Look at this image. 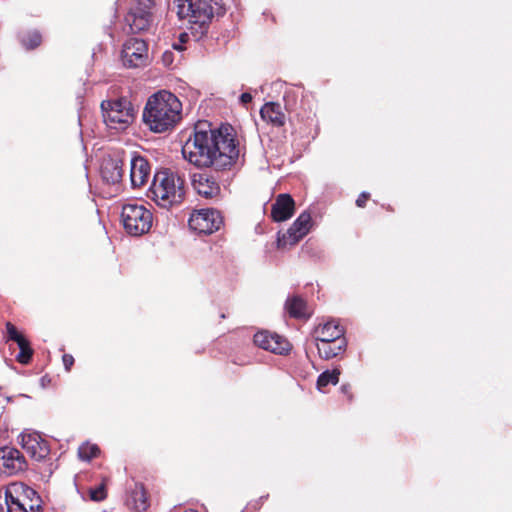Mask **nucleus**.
Wrapping results in <instances>:
<instances>
[{"instance_id": "1", "label": "nucleus", "mask_w": 512, "mask_h": 512, "mask_svg": "<svg viewBox=\"0 0 512 512\" xmlns=\"http://www.w3.org/2000/svg\"><path fill=\"white\" fill-rule=\"evenodd\" d=\"M185 160L198 168L231 170L240 156V143L233 126L212 128L207 121L198 122L182 146Z\"/></svg>"}, {"instance_id": "2", "label": "nucleus", "mask_w": 512, "mask_h": 512, "mask_svg": "<svg viewBox=\"0 0 512 512\" xmlns=\"http://www.w3.org/2000/svg\"><path fill=\"white\" fill-rule=\"evenodd\" d=\"M142 118L154 133L171 131L182 118V103L173 93L158 91L148 98Z\"/></svg>"}, {"instance_id": "3", "label": "nucleus", "mask_w": 512, "mask_h": 512, "mask_svg": "<svg viewBox=\"0 0 512 512\" xmlns=\"http://www.w3.org/2000/svg\"><path fill=\"white\" fill-rule=\"evenodd\" d=\"M184 179L170 169L154 174L147 196L162 208H171L184 200Z\"/></svg>"}, {"instance_id": "4", "label": "nucleus", "mask_w": 512, "mask_h": 512, "mask_svg": "<svg viewBox=\"0 0 512 512\" xmlns=\"http://www.w3.org/2000/svg\"><path fill=\"white\" fill-rule=\"evenodd\" d=\"M175 4L177 16L187 20L194 37H203L214 16L213 0H175Z\"/></svg>"}, {"instance_id": "5", "label": "nucleus", "mask_w": 512, "mask_h": 512, "mask_svg": "<svg viewBox=\"0 0 512 512\" xmlns=\"http://www.w3.org/2000/svg\"><path fill=\"white\" fill-rule=\"evenodd\" d=\"M104 123L110 129L125 130L135 119V110L127 98L101 102Z\"/></svg>"}, {"instance_id": "6", "label": "nucleus", "mask_w": 512, "mask_h": 512, "mask_svg": "<svg viewBox=\"0 0 512 512\" xmlns=\"http://www.w3.org/2000/svg\"><path fill=\"white\" fill-rule=\"evenodd\" d=\"M121 220L128 234L141 236L151 229L153 214L141 204L127 203L122 207Z\"/></svg>"}, {"instance_id": "7", "label": "nucleus", "mask_w": 512, "mask_h": 512, "mask_svg": "<svg viewBox=\"0 0 512 512\" xmlns=\"http://www.w3.org/2000/svg\"><path fill=\"white\" fill-rule=\"evenodd\" d=\"M153 0H136L125 16L129 31L133 34L147 31L153 22Z\"/></svg>"}, {"instance_id": "8", "label": "nucleus", "mask_w": 512, "mask_h": 512, "mask_svg": "<svg viewBox=\"0 0 512 512\" xmlns=\"http://www.w3.org/2000/svg\"><path fill=\"white\" fill-rule=\"evenodd\" d=\"M189 227L198 234H212L223 225V217L213 208L195 210L188 221Z\"/></svg>"}, {"instance_id": "9", "label": "nucleus", "mask_w": 512, "mask_h": 512, "mask_svg": "<svg viewBox=\"0 0 512 512\" xmlns=\"http://www.w3.org/2000/svg\"><path fill=\"white\" fill-rule=\"evenodd\" d=\"M312 227V217L308 211H303L284 234H278L277 247L284 249L296 245L306 236Z\"/></svg>"}, {"instance_id": "10", "label": "nucleus", "mask_w": 512, "mask_h": 512, "mask_svg": "<svg viewBox=\"0 0 512 512\" xmlns=\"http://www.w3.org/2000/svg\"><path fill=\"white\" fill-rule=\"evenodd\" d=\"M122 62L127 68H139L148 62V44L143 39L130 38L122 49Z\"/></svg>"}, {"instance_id": "11", "label": "nucleus", "mask_w": 512, "mask_h": 512, "mask_svg": "<svg viewBox=\"0 0 512 512\" xmlns=\"http://www.w3.org/2000/svg\"><path fill=\"white\" fill-rule=\"evenodd\" d=\"M253 341L259 348L274 354L287 355L292 349L291 343L285 337L267 330L257 332Z\"/></svg>"}, {"instance_id": "12", "label": "nucleus", "mask_w": 512, "mask_h": 512, "mask_svg": "<svg viewBox=\"0 0 512 512\" xmlns=\"http://www.w3.org/2000/svg\"><path fill=\"white\" fill-rule=\"evenodd\" d=\"M27 462L24 455L16 448H0V471L8 476L25 471Z\"/></svg>"}, {"instance_id": "13", "label": "nucleus", "mask_w": 512, "mask_h": 512, "mask_svg": "<svg viewBox=\"0 0 512 512\" xmlns=\"http://www.w3.org/2000/svg\"><path fill=\"white\" fill-rule=\"evenodd\" d=\"M21 446L36 461H41L50 454L48 442L38 433L22 434Z\"/></svg>"}, {"instance_id": "14", "label": "nucleus", "mask_w": 512, "mask_h": 512, "mask_svg": "<svg viewBox=\"0 0 512 512\" xmlns=\"http://www.w3.org/2000/svg\"><path fill=\"white\" fill-rule=\"evenodd\" d=\"M192 185L195 191L206 199H212L220 194V186L217 180L205 173H195L192 178Z\"/></svg>"}, {"instance_id": "15", "label": "nucleus", "mask_w": 512, "mask_h": 512, "mask_svg": "<svg viewBox=\"0 0 512 512\" xmlns=\"http://www.w3.org/2000/svg\"><path fill=\"white\" fill-rule=\"evenodd\" d=\"M295 212V201L290 194L277 195L271 206V218L274 222H283L290 219Z\"/></svg>"}, {"instance_id": "16", "label": "nucleus", "mask_w": 512, "mask_h": 512, "mask_svg": "<svg viewBox=\"0 0 512 512\" xmlns=\"http://www.w3.org/2000/svg\"><path fill=\"white\" fill-rule=\"evenodd\" d=\"M151 174V166L149 162L142 156L137 155L131 159L130 163V180L133 188L144 186Z\"/></svg>"}, {"instance_id": "17", "label": "nucleus", "mask_w": 512, "mask_h": 512, "mask_svg": "<svg viewBox=\"0 0 512 512\" xmlns=\"http://www.w3.org/2000/svg\"><path fill=\"white\" fill-rule=\"evenodd\" d=\"M123 160L118 157H106L101 164V177L108 184H117L123 177Z\"/></svg>"}, {"instance_id": "18", "label": "nucleus", "mask_w": 512, "mask_h": 512, "mask_svg": "<svg viewBox=\"0 0 512 512\" xmlns=\"http://www.w3.org/2000/svg\"><path fill=\"white\" fill-rule=\"evenodd\" d=\"M260 116L263 121L276 128H281L286 124V114L277 102H267L260 109Z\"/></svg>"}, {"instance_id": "19", "label": "nucleus", "mask_w": 512, "mask_h": 512, "mask_svg": "<svg viewBox=\"0 0 512 512\" xmlns=\"http://www.w3.org/2000/svg\"><path fill=\"white\" fill-rule=\"evenodd\" d=\"M315 341H335L345 339V330L337 321L330 320L324 324H319L315 328Z\"/></svg>"}, {"instance_id": "20", "label": "nucleus", "mask_w": 512, "mask_h": 512, "mask_svg": "<svg viewBox=\"0 0 512 512\" xmlns=\"http://www.w3.org/2000/svg\"><path fill=\"white\" fill-rule=\"evenodd\" d=\"M285 310L291 318L295 319H308L312 315V310L307 301L299 295L287 298Z\"/></svg>"}, {"instance_id": "21", "label": "nucleus", "mask_w": 512, "mask_h": 512, "mask_svg": "<svg viewBox=\"0 0 512 512\" xmlns=\"http://www.w3.org/2000/svg\"><path fill=\"white\" fill-rule=\"evenodd\" d=\"M318 354L321 359L330 360L341 355L347 346L346 339H337L335 341H315Z\"/></svg>"}, {"instance_id": "22", "label": "nucleus", "mask_w": 512, "mask_h": 512, "mask_svg": "<svg viewBox=\"0 0 512 512\" xmlns=\"http://www.w3.org/2000/svg\"><path fill=\"white\" fill-rule=\"evenodd\" d=\"M131 505L136 512H145L149 507L147 491L144 486L136 485L131 493Z\"/></svg>"}, {"instance_id": "23", "label": "nucleus", "mask_w": 512, "mask_h": 512, "mask_svg": "<svg viewBox=\"0 0 512 512\" xmlns=\"http://www.w3.org/2000/svg\"><path fill=\"white\" fill-rule=\"evenodd\" d=\"M16 343L20 350L16 356V360L23 365L29 364L34 354V350L32 349L30 342L24 337Z\"/></svg>"}, {"instance_id": "24", "label": "nucleus", "mask_w": 512, "mask_h": 512, "mask_svg": "<svg viewBox=\"0 0 512 512\" xmlns=\"http://www.w3.org/2000/svg\"><path fill=\"white\" fill-rule=\"evenodd\" d=\"M21 44L27 50H33L42 43V35L39 31H29L21 36Z\"/></svg>"}, {"instance_id": "25", "label": "nucleus", "mask_w": 512, "mask_h": 512, "mask_svg": "<svg viewBox=\"0 0 512 512\" xmlns=\"http://www.w3.org/2000/svg\"><path fill=\"white\" fill-rule=\"evenodd\" d=\"M340 370L333 369L332 371L326 370L318 376L317 388L322 390L329 384L336 385L339 381Z\"/></svg>"}, {"instance_id": "26", "label": "nucleus", "mask_w": 512, "mask_h": 512, "mask_svg": "<svg viewBox=\"0 0 512 512\" xmlns=\"http://www.w3.org/2000/svg\"><path fill=\"white\" fill-rule=\"evenodd\" d=\"M100 454V448L96 444L84 443L78 448V457L84 461H90Z\"/></svg>"}, {"instance_id": "27", "label": "nucleus", "mask_w": 512, "mask_h": 512, "mask_svg": "<svg viewBox=\"0 0 512 512\" xmlns=\"http://www.w3.org/2000/svg\"><path fill=\"white\" fill-rule=\"evenodd\" d=\"M107 478H103L102 482L95 488L89 490L90 499L96 502L103 501L107 498Z\"/></svg>"}, {"instance_id": "28", "label": "nucleus", "mask_w": 512, "mask_h": 512, "mask_svg": "<svg viewBox=\"0 0 512 512\" xmlns=\"http://www.w3.org/2000/svg\"><path fill=\"white\" fill-rule=\"evenodd\" d=\"M6 331L8 340L18 342L20 341V339L24 338V336L18 331L16 326L13 325L11 322L6 323Z\"/></svg>"}, {"instance_id": "29", "label": "nucleus", "mask_w": 512, "mask_h": 512, "mask_svg": "<svg viewBox=\"0 0 512 512\" xmlns=\"http://www.w3.org/2000/svg\"><path fill=\"white\" fill-rule=\"evenodd\" d=\"M62 362H63L65 370L67 372H69L71 370L72 366L74 365L75 359H74L73 355L65 353L62 356Z\"/></svg>"}, {"instance_id": "30", "label": "nucleus", "mask_w": 512, "mask_h": 512, "mask_svg": "<svg viewBox=\"0 0 512 512\" xmlns=\"http://www.w3.org/2000/svg\"><path fill=\"white\" fill-rule=\"evenodd\" d=\"M369 199H370V194L368 192H362L359 194L355 203H356L357 207L364 208Z\"/></svg>"}, {"instance_id": "31", "label": "nucleus", "mask_w": 512, "mask_h": 512, "mask_svg": "<svg viewBox=\"0 0 512 512\" xmlns=\"http://www.w3.org/2000/svg\"><path fill=\"white\" fill-rule=\"evenodd\" d=\"M173 58H174V55H173V52H171V51H165L162 54V62L167 67L173 63Z\"/></svg>"}, {"instance_id": "32", "label": "nucleus", "mask_w": 512, "mask_h": 512, "mask_svg": "<svg viewBox=\"0 0 512 512\" xmlns=\"http://www.w3.org/2000/svg\"><path fill=\"white\" fill-rule=\"evenodd\" d=\"M341 393L346 396L348 401H352L353 394H352V388L349 384H344L340 388Z\"/></svg>"}, {"instance_id": "33", "label": "nucleus", "mask_w": 512, "mask_h": 512, "mask_svg": "<svg viewBox=\"0 0 512 512\" xmlns=\"http://www.w3.org/2000/svg\"><path fill=\"white\" fill-rule=\"evenodd\" d=\"M252 99V95L248 92L242 93L240 96V102L244 105L250 103Z\"/></svg>"}, {"instance_id": "34", "label": "nucleus", "mask_w": 512, "mask_h": 512, "mask_svg": "<svg viewBox=\"0 0 512 512\" xmlns=\"http://www.w3.org/2000/svg\"><path fill=\"white\" fill-rule=\"evenodd\" d=\"M187 37H188V36H187V34H186V33L181 34V35H180V40H181V42H185Z\"/></svg>"}, {"instance_id": "35", "label": "nucleus", "mask_w": 512, "mask_h": 512, "mask_svg": "<svg viewBox=\"0 0 512 512\" xmlns=\"http://www.w3.org/2000/svg\"><path fill=\"white\" fill-rule=\"evenodd\" d=\"M386 209H387L388 211H391V212H393V211H394V209H393L390 205H388V206L386 207Z\"/></svg>"}, {"instance_id": "36", "label": "nucleus", "mask_w": 512, "mask_h": 512, "mask_svg": "<svg viewBox=\"0 0 512 512\" xmlns=\"http://www.w3.org/2000/svg\"><path fill=\"white\" fill-rule=\"evenodd\" d=\"M173 47H174L175 49H179V50L181 49V47H180L179 45H176V44H174V45H173Z\"/></svg>"}]
</instances>
